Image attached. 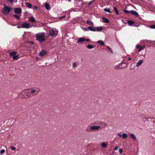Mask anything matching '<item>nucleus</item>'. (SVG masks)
Instances as JSON below:
<instances>
[{
  "label": "nucleus",
  "instance_id": "nucleus-1",
  "mask_svg": "<svg viewBox=\"0 0 155 155\" xmlns=\"http://www.w3.org/2000/svg\"><path fill=\"white\" fill-rule=\"evenodd\" d=\"M38 89H32L29 91L28 90H26L20 93V95L25 94L28 97H32L36 95L39 93V91Z\"/></svg>",
  "mask_w": 155,
  "mask_h": 155
},
{
  "label": "nucleus",
  "instance_id": "nucleus-2",
  "mask_svg": "<svg viewBox=\"0 0 155 155\" xmlns=\"http://www.w3.org/2000/svg\"><path fill=\"white\" fill-rule=\"evenodd\" d=\"M45 34L44 32H41L35 35L36 40L40 42H42L45 41Z\"/></svg>",
  "mask_w": 155,
  "mask_h": 155
},
{
  "label": "nucleus",
  "instance_id": "nucleus-3",
  "mask_svg": "<svg viewBox=\"0 0 155 155\" xmlns=\"http://www.w3.org/2000/svg\"><path fill=\"white\" fill-rule=\"evenodd\" d=\"M12 9V8L9 6H5L2 9V13L5 15L8 14Z\"/></svg>",
  "mask_w": 155,
  "mask_h": 155
},
{
  "label": "nucleus",
  "instance_id": "nucleus-4",
  "mask_svg": "<svg viewBox=\"0 0 155 155\" xmlns=\"http://www.w3.org/2000/svg\"><path fill=\"white\" fill-rule=\"evenodd\" d=\"M16 52L14 51H12L9 53V55L11 57L13 58V60H18V55H16Z\"/></svg>",
  "mask_w": 155,
  "mask_h": 155
},
{
  "label": "nucleus",
  "instance_id": "nucleus-5",
  "mask_svg": "<svg viewBox=\"0 0 155 155\" xmlns=\"http://www.w3.org/2000/svg\"><path fill=\"white\" fill-rule=\"evenodd\" d=\"M58 32L56 31H54L53 29L50 30L49 35L50 36L53 37L54 36H56Z\"/></svg>",
  "mask_w": 155,
  "mask_h": 155
},
{
  "label": "nucleus",
  "instance_id": "nucleus-6",
  "mask_svg": "<svg viewBox=\"0 0 155 155\" xmlns=\"http://www.w3.org/2000/svg\"><path fill=\"white\" fill-rule=\"evenodd\" d=\"M101 127L100 126H93L90 127V129L92 131H95L98 130Z\"/></svg>",
  "mask_w": 155,
  "mask_h": 155
},
{
  "label": "nucleus",
  "instance_id": "nucleus-7",
  "mask_svg": "<svg viewBox=\"0 0 155 155\" xmlns=\"http://www.w3.org/2000/svg\"><path fill=\"white\" fill-rule=\"evenodd\" d=\"M21 26V27L27 28H28L31 27V26L29 25V23H27L26 22L23 23L22 24Z\"/></svg>",
  "mask_w": 155,
  "mask_h": 155
},
{
  "label": "nucleus",
  "instance_id": "nucleus-8",
  "mask_svg": "<svg viewBox=\"0 0 155 155\" xmlns=\"http://www.w3.org/2000/svg\"><path fill=\"white\" fill-rule=\"evenodd\" d=\"M145 46H141L140 45H137L136 46L137 48L138 49V52H140L141 50L145 48Z\"/></svg>",
  "mask_w": 155,
  "mask_h": 155
},
{
  "label": "nucleus",
  "instance_id": "nucleus-9",
  "mask_svg": "<svg viewBox=\"0 0 155 155\" xmlns=\"http://www.w3.org/2000/svg\"><path fill=\"white\" fill-rule=\"evenodd\" d=\"M47 53V51L43 50L40 52L39 53V55L41 56H43L46 54Z\"/></svg>",
  "mask_w": 155,
  "mask_h": 155
},
{
  "label": "nucleus",
  "instance_id": "nucleus-10",
  "mask_svg": "<svg viewBox=\"0 0 155 155\" xmlns=\"http://www.w3.org/2000/svg\"><path fill=\"white\" fill-rule=\"evenodd\" d=\"M117 135L120 137H122L124 139L126 138L127 137V134L125 133L123 134L122 135L120 133H118Z\"/></svg>",
  "mask_w": 155,
  "mask_h": 155
},
{
  "label": "nucleus",
  "instance_id": "nucleus-11",
  "mask_svg": "<svg viewBox=\"0 0 155 155\" xmlns=\"http://www.w3.org/2000/svg\"><path fill=\"white\" fill-rule=\"evenodd\" d=\"M130 13L137 17H138L139 16L138 13L136 11L134 10L131 11Z\"/></svg>",
  "mask_w": 155,
  "mask_h": 155
},
{
  "label": "nucleus",
  "instance_id": "nucleus-12",
  "mask_svg": "<svg viewBox=\"0 0 155 155\" xmlns=\"http://www.w3.org/2000/svg\"><path fill=\"white\" fill-rule=\"evenodd\" d=\"M102 19L103 20V22L104 23H108L110 22L109 19L104 17H102Z\"/></svg>",
  "mask_w": 155,
  "mask_h": 155
},
{
  "label": "nucleus",
  "instance_id": "nucleus-13",
  "mask_svg": "<svg viewBox=\"0 0 155 155\" xmlns=\"http://www.w3.org/2000/svg\"><path fill=\"white\" fill-rule=\"evenodd\" d=\"M29 21L31 22L34 23L36 22V20L33 17H31L29 19Z\"/></svg>",
  "mask_w": 155,
  "mask_h": 155
},
{
  "label": "nucleus",
  "instance_id": "nucleus-14",
  "mask_svg": "<svg viewBox=\"0 0 155 155\" xmlns=\"http://www.w3.org/2000/svg\"><path fill=\"white\" fill-rule=\"evenodd\" d=\"M87 23L90 25L93 26L94 25V23L91 20H87L86 21Z\"/></svg>",
  "mask_w": 155,
  "mask_h": 155
},
{
  "label": "nucleus",
  "instance_id": "nucleus-15",
  "mask_svg": "<svg viewBox=\"0 0 155 155\" xmlns=\"http://www.w3.org/2000/svg\"><path fill=\"white\" fill-rule=\"evenodd\" d=\"M130 136L132 139L137 140V138L134 134L131 133L130 134Z\"/></svg>",
  "mask_w": 155,
  "mask_h": 155
},
{
  "label": "nucleus",
  "instance_id": "nucleus-16",
  "mask_svg": "<svg viewBox=\"0 0 155 155\" xmlns=\"http://www.w3.org/2000/svg\"><path fill=\"white\" fill-rule=\"evenodd\" d=\"M95 31H101L102 29V27H96L95 28Z\"/></svg>",
  "mask_w": 155,
  "mask_h": 155
},
{
  "label": "nucleus",
  "instance_id": "nucleus-17",
  "mask_svg": "<svg viewBox=\"0 0 155 155\" xmlns=\"http://www.w3.org/2000/svg\"><path fill=\"white\" fill-rule=\"evenodd\" d=\"M84 41V38H79L77 41L78 42L82 43Z\"/></svg>",
  "mask_w": 155,
  "mask_h": 155
},
{
  "label": "nucleus",
  "instance_id": "nucleus-18",
  "mask_svg": "<svg viewBox=\"0 0 155 155\" xmlns=\"http://www.w3.org/2000/svg\"><path fill=\"white\" fill-rule=\"evenodd\" d=\"M14 12L16 14H19V8H15L14 9Z\"/></svg>",
  "mask_w": 155,
  "mask_h": 155
},
{
  "label": "nucleus",
  "instance_id": "nucleus-19",
  "mask_svg": "<svg viewBox=\"0 0 155 155\" xmlns=\"http://www.w3.org/2000/svg\"><path fill=\"white\" fill-rule=\"evenodd\" d=\"M143 61L142 60H140L138 61L137 63V64L136 66L137 67L140 66L143 63Z\"/></svg>",
  "mask_w": 155,
  "mask_h": 155
},
{
  "label": "nucleus",
  "instance_id": "nucleus-20",
  "mask_svg": "<svg viewBox=\"0 0 155 155\" xmlns=\"http://www.w3.org/2000/svg\"><path fill=\"white\" fill-rule=\"evenodd\" d=\"M88 29L90 31H95V28L92 27V26H89L88 27Z\"/></svg>",
  "mask_w": 155,
  "mask_h": 155
},
{
  "label": "nucleus",
  "instance_id": "nucleus-21",
  "mask_svg": "<svg viewBox=\"0 0 155 155\" xmlns=\"http://www.w3.org/2000/svg\"><path fill=\"white\" fill-rule=\"evenodd\" d=\"M101 146L103 148H104L107 147V144L105 142H103L101 144Z\"/></svg>",
  "mask_w": 155,
  "mask_h": 155
},
{
  "label": "nucleus",
  "instance_id": "nucleus-22",
  "mask_svg": "<svg viewBox=\"0 0 155 155\" xmlns=\"http://www.w3.org/2000/svg\"><path fill=\"white\" fill-rule=\"evenodd\" d=\"M127 21L129 25L130 26L133 25L134 23V22L132 21L128 20Z\"/></svg>",
  "mask_w": 155,
  "mask_h": 155
},
{
  "label": "nucleus",
  "instance_id": "nucleus-23",
  "mask_svg": "<svg viewBox=\"0 0 155 155\" xmlns=\"http://www.w3.org/2000/svg\"><path fill=\"white\" fill-rule=\"evenodd\" d=\"M45 7L47 10H49L50 9V5L48 3H46L45 4Z\"/></svg>",
  "mask_w": 155,
  "mask_h": 155
},
{
  "label": "nucleus",
  "instance_id": "nucleus-24",
  "mask_svg": "<svg viewBox=\"0 0 155 155\" xmlns=\"http://www.w3.org/2000/svg\"><path fill=\"white\" fill-rule=\"evenodd\" d=\"M26 5L28 8H31L32 7L31 4L28 2L25 3Z\"/></svg>",
  "mask_w": 155,
  "mask_h": 155
},
{
  "label": "nucleus",
  "instance_id": "nucleus-25",
  "mask_svg": "<svg viewBox=\"0 0 155 155\" xmlns=\"http://www.w3.org/2000/svg\"><path fill=\"white\" fill-rule=\"evenodd\" d=\"M97 43H99L100 45L101 46H104V42L101 41H97Z\"/></svg>",
  "mask_w": 155,
  "mask_h": 155
},
{
  "label": "nucleus",
  "instance_id": "nucleus-26",
  "mask_svg": "<svg viewBox=\"0 0 155 155\" xmlns=\"http://www.w3.org/2000/svg\"><path fill=\"white\" fill-rule=\"evenodd\" d=\"M114 10L116 12V14L117 15H118L119 14L118 11L116 7H114Z\"/></svg>",
  "mask_w": 155,
  "mask_h": 155
},
{
  "label": "nucleus",
  "instance_id": "nucleus-27",
  "mask_svg": "<svg viewBox=\"0 0 155 155\" xmlns=\"http://www.w3.org/2000/svg\"><path fill=\"white\" fill-rule=\"evenodd\" d=\"M86 47L88 49H92L94 48V46L91 45H87Z\"/></svg>",
  "mask_w": 155,
  "mask_h": 155
},
{
  "label": "nucleus",
  "instance_id": "nucleus-28",
  "mask_svg": "<svg viewBox=\"0 0 155 155\" xmlns=\"http://www.w3.org/2000/svg\"><path fill=\"white\" fill-rule=\"evenodd\" d=\"M124 12L127 14H128L130 13V11H129L126 9L123 10Z\"/></svg>",
  "mask_w": 155,
  "mask_h": 155
},
{
  "label": "nucleus",
  "instance_id": "nucleus-29",
  "mask_svg": "<svg viewBox=\"0 0 155 155\" xmlns=\"http://www.w3.org/2000/svg\"><path fill=\"white\" fill-rule=\"evenodd\" d=\"M104 11L107 12H108L109 13H111V12L110 11V10L109 9L105 8L104 9Z\"/></svg>",
  "mask_w": 155,
  "mask_h": 155
},
{
  "label": "nucleus",
  "instance_id": "nucleus-30",
  "mask_svg": "<svg viewBox=\"0 0 155 155\" xmlns=\"http://www.w3.org/2000/svg\"><path fill=\"white\" fill-rule=\"evenodd\" d=\"M86 131L88 132H91L92 131L90 129V127L89 128H87L86 129Z\"/></svg>",
  "mask_w": 155,
  "mask_h": 155
},
{
  "label": "nucleus",
  "instance_id": "nucleus-31",
  "mask_svg": "<svg viewBox=\"0 0 155 155\" xmlns=\"http://www.w3.org/2000/svg\"><path fill=\"white\" fill-rule=\"evenodd\" d=\"M150 28H151L155 29V25H150Z\"/></svg>",
  "mask_w": 155,
  "mask_h": 155
},
{
  "label": "nucleus",
  "instance_id": "nucleus-32",
  "mask_svg": "<svg viewBox=\"0 0 155 155\" xmlns=\"http://www.w3.org/2000/svg\"><path fill=\"white\" fill-rule=\"evenodd\" d=\"M77 66V64L75 63H74L73 64V67L74 68L76 67Z\"/></svg>",
  "mask_w": 155,
  "mask_h": 155
},
{
  "label": "nucleus",
  "instance_id": "nucleus-33",
  "mask_svg": "<svg viewBox=\"0 0 155 155\" xmlns=\"http://www.w3.org/2000/svg\"><path fill=\"white\" fill-rule=\"evenodd\" d=\"M14 16L16 18L18 19H19V17L16 15H14Z\"/></svg>",
  "mask_w": 155,
  "mask_h": 155
},
{
  "label": "nucleus",
  "instance_id": "nucleus-34",
  "mask_svg": "<svg viewBox=\"0 0 155 155\" xmlns=\"http://www.w3.org/2000/svg\"><path fill=\"white\" fill-rule=\"evenodd\" d=\"M10 149L12 150H15V147L14 146H11Z\"/></svg>",
  "mask_w": 155,
  "mask_h": 155
},
{
  "label": "nucleus",
  "instance_id": "nucleus-35",
  "mask_svg": "<svg viewBox=\"0 0 155 155\" xmlns=\"http://www.w3.org/2000/svg\"><path fill=\"white\" fill-rule=\"evenodd\" d=\"M65 17H66V15H63V16L59 18V19H62L64 18H65Z\"/></svg>",
  "mask_w": 155,
  "mask_h": 155
},
{
  "label": "nucleus",
  "instance_id": "nucleus-36",
  "mask_svg": "<svg viewBox=\"0 0 155 155\" xmlns=\"http://www.w3.org/2000/svg\"><path fill=\"white\" fill-rule=\"evenodd\" d=\"M5 152V150L4 149H2V150H1L0 151V153L2 154L3 153Z\"/></svg>",
  "mask_w": 155,
  "mask_h": 155
},
{
  "label": "nucleus",
  "instance_id": "nucleus-37",
  "mask_svg": "<svg viewBox=\"0 0 155 155\" xmlns=\"http://www.w3.org/2000/svg\"><path fill=\"white\" fill-rule=\"evenodd\" d=\"M120 147L119 146H116L114 149V150H117Z\"/></svg>",
  "mask_w": 155,
  "mask_h": 155
},
{
  "label": "nucleus",
  "instance_id": "nucleus-38",
  "mask_svg": "<svg viewBox=\"0 0 155 155\" xmlns=\"http://www.w3.org/2000/svg\"><path fill=\"white\" fill-rule=\"evenodd\" d=\"M122 152V150L121 149H120L119 150V152L121 154Z\"/></svg>",
  "mask_w": 155,
  "mask_h": 155
},
{
  "label": "nucleus",
  "instance_id": "nucleus-39",
  "mask_svg": "<svg viewBox=\"0 0 155 155\" xmlns=\"http://www.w3.org/2000/svg\"><path fill=\"white\" fill-rule=\"evenodd\" d=\"M90 41V39H85L84 38V41H86L87 42H88Z\"/></svg>",
  "mask_w": 155,
  "mask_h": 155
},
{
  "label": "nucleus",
  "instance_id": "nucleus-40",
  "mask_svg": "<svg viewBox=\"0 0 155 155\" xmlns=\"http://www.w3.org/2000/svg\"><path fill=\"white\" fill-rule=\"evenodd\" d=\"M94 2V1H91L90 2H89L88 3V5H91V3L92 2Z\"/></svg>",
  "mask_w": 155,
  "mask_h": 155
},
{
  "label": "nucleus",
  "instance_id": "nucleus-41",
  "mask_svg": "<svg viewBox=\"0 0 155 155\" xmlns=\"http://www.w3.org/2000/svg\"><path fill=\"white\" fill-rule=\"evenodd\" d=\"M84 30H85L86 31H88V29H87V28H85L84 29Z\"/></svg>",
  "mask_w": 155,
  "mask_h": 155
},
{
  "label": "nucleus",
  "instance_id": "nucleus-42",
  "mask_svg": "<svg viewBox=\"0 0 155 155\" xmlns=\"http://www.w3.org/2000/svg\"><path fill=\"white\" fill-rule=\"evenodd\" d=\"M131 60V58H129L128 59V61H130Z\"/></svg>",
  "mask_w": 155,
  "mask_h": 155
},
{
  "label": "nucleus",
  "instance_id": "nucleus-43",
  "mask_svg": "<svg viewBox=\"0 0 155 155\" xmlns=\"http://www.w3.org/2000/svg\"><path fill=\"white\" fill-rule=\"evenodd\" d=\"M7 1L12 2V0H8Z\"/></svg>",
  "mask_w": 155,
  "mask_h": 155
},
{
  "label": "nucleus",
  "instance_id": "nucleus-44",
  "mask_svg": "<svg viewBox=\"0 0 155 155\" xmlns=\"http://www.w3.org/2000/svg\"><path fill=\"white\" fill-rule=\"evenodd\" d=\"M107 48H108L110 50H111V49L110 47H108Z\"/></svg>",
  "mask_w": 155,
  "mask_h": 155
},
{
  "label": "nucleus",
  "instance_id": "nucleus-45",
  "mask_svg": "<svg viewBox=\"0 0 155 155\" xmlns=\"http://www.w3.org/2000/svg\"><path fill=\"white\" fill-rule=\"evenodd\" d=\"M17 28H19V25H17Z\"/></svg>",
  "mask_w": 155,
  "mask_h": 155
},
{
  "label": "nucleus",
  "instance_id": "nucleus-46",
  "mask_svg": "<svg viewBox=\"0 0 155 155\" xmlns=\"http://www.w3.org/2000/svg\"><path fill=\"white\" fill-rule=\"evenodd\" d=\"M20 13L21 12V9L20 8Z\"/></svg>",
  "mask_w": 155,
  "mask_h": 155
},
{
  "label": "nucleus",
  "instance_id": "nucleus-47",
  "mask_svg": "<svg viewBox=\"0 0 155 155\" xmlns=\"http://www.w3.org/2000/svg\"><path fill=\"white\" fill-rule=\"evenodd\" d=\"M3 5L5 6H5H6V5L5 4H3Z\"/></svg>",
  "mask_w": 155,
  "mask_h": 155
},
{
  "label": "nucleus",
  "instance_id": "nucleus-48",
  "mask_svg": "<svg viewBox=\"0 0 155 155\" xmlns=\"http://www.w3.org/2000/svg\"><path fill=\"white\" fill-rule=\"evenodd\" d=\"M30 43L32 44L33 43L32 42H30Z\"/></svg>",
  "mask_w": 155,
  "mask_h": 155
}]
</instances>
